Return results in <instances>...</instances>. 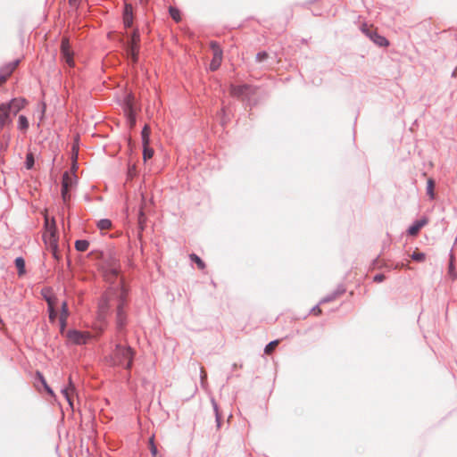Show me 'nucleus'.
<instances>
[{"label":"nucleus","instance_id":"nucleus-1","mask_svg":"<svg viewBox=\"0 0 457 457\" xmlns=\"http://www.w3.org/2000/svg\"><path fill=\"white\" fill-rule=\"evenodd\" d=\"M129 289L120 281L117 285H112L102 295L98 302V309L103 319L111 312L112 308L115 312V328L117 333L122 334L128 324V307Z\"/></svg>","mask_w":457,"mask_h":457},{"label":"nucleus","instance_id":"nucleus-2","mask_svg":"<svg viewBox=\"0 0 457 457\" xmlns=\"http://www.w3.org/2000/svg\"><path fill=\"white\" fill-rule=\"evenodd\" d=\"M135 351L129 345L116 344L110 356L112 364L130 370L133 366Z\"/></svg>","mask_w":457,"mask_h":457},{"label":"nucleus","instance_id":"nucleus-3","mask_svg":"<svg viewBox=\"0 0 457 457\" xmlns=\"http://www.w3.org/2000/svg\"><path fill=\"white\" fill-rule=\"evenodd\" d=\"M231 96L241 99L244 104L252 106L251 98L256 93V89L249 84L234 85L231 84L229 87Z\"/></svg>","mask_w":457,"mask_h":457},{"label":"nucleus","instance_id":"nucleus-4","mask_svg":"<svg viewBox=\"0 0 457 457\" xmlns=\"http://www.w3.org/2000/svg\"><path fill=\"white\" fill-rule=\"evenodd\" d=\"M65 337L68 339V344H73L76 345H83L87 344L91 336L88 332L78 330L76 328L69 329L65 333Z\"/></svg>","mask_w":457,"mask_h":457},{"label":"nucleus","instance_id":"nucleus-5","mask_svg":"<svg viewBox=\"0 0 457 457\" xmlns=\"http://www.w3.org/2000/svg\"><path fill=\"white\" fill-rule=\"evenodd\" d=\"M61 54L63 61L70 66H74L73 52L71 50L70 41L67 37H63L61 42Z\"/></svg>","mask_w":457,"mask_h":457},{"label":"nucleus","instance_id":"nucleus-6","mask_svg":"<svg viewBox=\"0 0 457 457\" xmlns=\"http://www.w3.org/2000/svg\"><path fill=\"white\" fill-rule=\"evenodd\" d=\"M26 100L24 98H12L7 103H3V107L7 109L12 118L16 116L21 109L24 108Z\"/></svg>","mask_w":457,"mask_h":457},{"label":"nucleus","instance_id":"nucleus-7","mask_svg":"<svg viewBox=\"0 0 457 457\" xmlns=\"http://www.w3.org/2000/svg\"><path fill=\"white\" fill-rule=\"evenodd\" d=\"M361 30L377 46H387L389 45V41L384 36L379 35L376 30L366 27H363Z\"/></svg>","mask_w":457,"mask_h":457},{"label":"nucleus","instance_id":"nucleus-8","mask_svg":"<svg viewBox=\"0 0 457 457\" xmlns=\"http://www.w3.org/2000/svg\"><path fill=\"white\" fill-rule=\"evenodd\" d=\"M21 60L16 59L12 62H10L0 68V83L5 82L7 79L11 76L16 67L20 64Z\"/></svg>","mask_w":457,"mask_h":457},{"label":"nucleus","instance_id":"nucleus-9","mask_svg":"<svg viewBox=\"0 0 457 457\" xmlns=\"http://www.w3.org/2000/svg\"><path fill=\"white\" fill-rule=\"evenodd\" d=\"M123 25L126 29H129L133 25V7L130 4H125L122 13Z\"/></svg>","mask_w":457,"mask_h":457},{"label":"nucleus","instance_id":"nucleus-10","mask_svg":"<svg viewBox=\"0 0 457 457\" xmlns=\"http://www.w3.org/2000/svg\"><path fill=\"white\" fill-rule=\"evenodd\" d=\"M428 223V219L426 216H423L420 220H416L413 223L407 228V234L410 236H416L420 232V230Z\"/></svg>","mask_w":457,"mask_h":457},{"label":"nucleus","instance_id":"nucleus-11","mask_svg":"<svg viewBox=\"0 0 457 457\" xmlns=\"http://www.w3.org/2000/svg\"><path fill=\"white\" fill-rule=\"evenodd\" d=\"M126 112L128 113V120L131 126L136 124V112L134 108L133 98L128 96L125 99Z\"/></svg>","mask_w":457,"mask_h":457},{"label":"nucleus","instance_id":"nucleus-12","mask_svg":"<svg viewBox=\"0 0 457 457\" xmlns=\"http://www.w3.org/2000/svg\"><path fill=\"white\" fill-rule=\"evenodd\" d=\"M49 236H50V246L53 251V255L55 259H58V242L56 237V229H55V222L53 221L52 225L49 227Z\"/></svg>","mask_w":457,"mask_h":457},{"label":"nucleus","instance_id":"nucleus-13","mask_svg":"<svg viewBox=\"0 0 457 457\" xmlns=\"http://www.w3.org/2000/svg\"><path fill=\"white\" fill-rule=\"evenodd\" d=\"M12 124V116L10 115L7 109L3 107V103L0 104V130H2L4 127L10 126Z\"/></svg>","mask_w":457,"mask_h":457},{"label":"nucleus","instance_id":"nucleus-14","mask_svg":"<svg viewBox=\"0 0 457 457\" xmlns=\"http://www.w3.org/2000/svg\"><path fill=\"white\" fill-rule=\"evenodd\" d=\"M138 45H135V43H126V53L128 58H129L134 63H136L138 60Z\"/></svg>","mask_w":457,"mask_h":457},{"label":"nucleus","instance_id":"nucleus-15","mask_svg":"<svg viewBox=\"0 0 457 457\" xmlns=\"http://www.w3.org/2000/svg\"><path fill=\"white\" fill-rule=\"evenodd\" d=\"M76 387L72 381L71 377L69 378V386L68 387L62 388V393L64 395L65 399L67 400L69 405L72 408L73 407V399L71 395L75 392Z\"/></svg>","mask_w":457,"mask_h":457},{"label":"nucleus","instance_id":"nucleus-16","mask_svg":"<svg viewBox=\"0 0 457 457\" xmlns=\"http://www.w3.org/2000/svg\"><path fill=\"white\" fill-rule=\"evenodd\" d=\"M44 298L45 300L47 302V304H48V316H49V320L54 323L56 320V317H57V312L56 310L54 309V305H53V299L51 296H46V295H44Z\"/></svg>","mask_w":457,"mask_h":457},{"label":"nucleus","instance_id":"nucleus-17","mask_svg":"<svg viewBox=\"0 0 457 457\" xmlns=\"http://www.w3.org/2000/svg\"><path fill=\"white\" fill-rule=\"evenodd\" d=\"M77 182V176L72 173L70 174L68 171H65L62 174V183L67 184V189H71Z\"/></svg>","mask_w":457,"mask_h":457},{"label":"nucleus","instance_id":"nucleus-18","mask_svg":"<svg viewBox=\"0 0 457 457\" xmlns=\"http://www.w3.org/2000/svg\"><path fill=\"white\" fill-rule=\"evenodd\" d=\"M120 266L115 265H110L106 268L105 270V276L108 278V279H116L120 276Z\"/></svg>","mask_w":457,"mask_h":457},{"label":"nucleus","instance_id":"nucleus-19","mask_svg":"<svg viewBox=\"0 0 457 457\" xmlns=\"http://www.w3.org/2000/svg\"><path fill=\"white\" fill-rule=\"evenodd\" d=\"M15 267L17 268L18 276L22 277L26 274L25 260L21 256H18L14 260Z\"/></svg>","mask_w":457,"mask_h":457},{"label":"nucleus","instance_id":"nucleus-20","mask_svg":"<svg viewBox=\"0 0 457 457\" xmlns=\"http://www.w3.org/2000/svg\"><path fill=\"white\" fill-rule=\"evenodd\" d=\"M222 57L223 56H220V52L215 53L213 54L212 59L210 62V66H209V68L212 71H215L220 68L221 62H222Z\"/></svg>","mask_w":457,"mask_h":457},{"label":"nucleus","instance_id":"nucleus-21","mask_svg":"<svg viewBox=\"0 0 457 457\" xmlns=\"http://www.w3.org/2000/svg\"><path fill=\"white\" fill-rule=\"evenodd\" d=\"M447 275L453 281L457 278V270L454 264V259L452 255L448 263Z\"/></svg>","mask_w":457,"mask_h":457},{"label":"nucleus","instance_id":"nucleus-22","mask_svg":"<svg viewBox=\"0 0 457 457\" xmlns=\"http://www.w3.org/2000/svg\"><path fill=\"white\" fill-rule=\"evenodd\" d=\"M151 129L149 125L145 124L141 131L142 145H149L150 143Z\"/></svg>","mask_w":457,"mask_h":457},{"label":"nucleus","instance_id":"nucleus-23","mask_svg":"<svg viewBox=\"0 0 457 457\" xmlns=\"http://www.w3.org/2000/svg\"><path fill=\"white\" fill-rule=\"evenodd\" d=\"M74 246L78 252H85L89 247V241L87 239H78L75 241Z\"/></svg>","mask_w":457,"mask_h":457},{"label":"nucleus","instance_id":"nucleus-24","mask_svg":"<svg viewBox=\"0 0 457 457\" xmlns=\"http://www.w3.org/2000/svg\"><path fill=\"white\" fill-rule=\"evenodd\" d=\"M25 168L27 170H32L34 168V165H35V157H34V154L33 153L31 152H29L26 155V160H25Z\"/></svg>","mask_w":457,"mask_h":457},{"label":"nucleus","instance_id":"nucleus-25","mask_svg":"<svg viewBox=\"0 0 457 457\" xmlns=\"http://www.w3.org/2000/svg\"><path fill=\"white\" fill-rule=\"evenodd\" d=\"M434 188H435V181L432 179H428L427 181L426 191H427V195L432 200L435 198Z\"/></svg>","mask_w":457,"mask_h":457},{"label":"nucleus","instance_id":"nucleus-26","mask_svg":"<svg viewBox=\"0 0 457 457\" xmlns=\"http://www.w3.org/2000/svg\"><path fill=\"white\" fill-rule=\"evenodd\" d=\"M189 259L191 262H195L200 270L205 268L204 262L196 253H190Z\"/></svg>","mask_w":457,"mask_h":457},{"label":"nucleus","instance_id":"nucleus-27","mask_svg":"<svg viewBox=\"0 0 457 457\" xmlns=\"http://www.w3.org/2000/svg\"><path fill=\"white\" fill-rule=\"evenodd\" d=\"M112 220H109V219H101L97 221V228L100 229V230H105V229H109L112 228Z\"/></svg>","mask_w":457,"mask_h":457},{"label":"nucleus","instance_id":"nucleus-28","mask_svg":"<svg viewBox=\"0 0 457 457\" xmlns=\"http://www.w3.org/2000/svg\"><path fill=\"white\" fill-rule=\"evenodd\" d=\"M154 153V149L150 147L149 145H143V158L145 162L151 159Z\"/></svg>","mask_w":457,"mask_h":457},{"label":"nucleus","instance_id":"nucleus-29","mask_svg":"<svg viewBox=\"0 0 457 457\" xmlns=\"http://www.w3.org/2000/svg\"><path fill=\"white\" fill-rule=\"evenodd\" d=\"M29 128V120L25 115H20L18 119V129L26 130Z\"/></svg>","mask_w":457,"mask_h":457},{"label":"nucleus","instance_id":"nucleus-30","mask_svg":"<svg viewBox=\"0 0 457 457\" xmlns=\"http://www.w3.org/2000/svg\"><path fill=\"white\" fill-rule=\"evenodd\" d=\"M69 190L70 189H67V184L66 183H62V189H61V195H62V199L64 203H67L70 198H71V195L69 194Z\"/></svg>","mask_w":457,"mask_h":457},{"label":"nucleus","instance_id":"nucleus-31","mask_svg":"<svg viewBox=\"0 0 457 457\" xmlns=\"http://www.w3.org/2000/svg\"><path fill=\"white\" fill-rule=\"evenodd\" d=\"M411 258L417 262H422L426 259V254L423 252L415 251L411 253Z\"/></svg>","mask_w":457,"mask_h":457},{"label":"nucleus","instance_id":"nucleus-32","mask_svg":"<svg viewBox=\"0 0 457 457\" xmlns=\"http://www.w3.org/2000/svg\"><path fill=\"white\" fill-rule=\"evenodd\" d=\"M169 13L175 21H180V12L176 7H170Z\"/></svg>","mask_w":457,"mask_h":457},{"label":"nucleus","instance_id":"nucleus-33","mask_svg":"<svg viewBox=\"0 0 457 457\" xmlns=\"http://www.w3.org/2000/svg\"><path fill=\"white\" fill-rule=\"evenodd\" d=\"M140 40V35L138 29H134L130 35V38L127 43H135V45H138Z\"/></svg>","mask_w":457,"mask_h":457},{"label":"nucleus","instance_id":"nucleus-34","mask_svg":"<svg viewBox=\"0 0 457 457\" xmlns=\"http://www.w3.org/2000/svg\"><path fill=\"white\" fill-rule=\"evenodd\" d=\"M210 47L212 50L213 54L215 53H219L220 52V56H223V51H222L220 44L217 41H211Z\"/></svg>","mask_w":457,"mask_h":457},{"label":"nucleus","instance_id":"nucleus-35","mask_svg":"<svg viewBox=\"0 0 457 457\" xmlns=\"http://www.w3.org/2000/svg\"><path fill=\"white\" fill-rule=\"evenodd\" d=\"M278 340H273V341L270 342L269 344L266 345V346L264 348V353L267 354L271 353L272 351L274 350V348L278 345Z\"/></svg>","mask_w":457,"mask_h":457},{"label":"nucleus","instance_id":"nucleus-36","mask_svg":"<svg viewBox=\"0 0 457 457\" xmlns=\"http://www.w3.org/2000/svg\"><path fill=\"white\" fill-rule=\"evenodd\" d=\"M70 315V312H69V308H68V303L67 302H62V306H61V315L60 317H64V319H67Z\"/></svg>","mask_w":457,"mask_h":457},{"label":"nucleus","instance_id":"nucleus-37","mask_svg":"<svg viewBox=\"0 0 457 457\" xmlns=\"http://www.w3.org/2000/svg\"><path fill=\"white\" fill-rule=\"evenodd\" d=\"M149 447H150V453L151 454L155 457L158 453V449L154 444V436L152 437H150L149 439Z\"/></svg>","mask_w":457,"mask_h":457},{"label":"nucleus","instance_id":"nucleus-38","mask_svg":"<svg viewBox=\"0 0 457 457\" xmlns=\"http://www.w3.org/2000/svg\"><path fill=\"white\" fill-rule=\"evenodd\" d=\"M59 323H60V333L62 335H65V333H66L65 328L67 326V319H64V317H60Z\"/></svg>","mask_w":457,"mask_h":457},{"label":"nucleus","instance_id":"nucleus-39","mask_svg":"<svg viewBox=\"0 0 457 457\" xmlns=\"http://www.w3.org/2000/svg\"><path fill=\"white\" fill-rule=\"evenodd\" d=\"M268 53L266 51H261L256 54L255 59L257 62H261L265 61L268 58Z\"/></svg>","mask_w":457,"mask_h":457},{"label":"nucleus","instance_id":"nucleus-40","mask_svg":"<svg viewBox=\"0 0 457 457\" xmlns=\"http://www.w3.org/2000/svg\"><path fill=\"white\" fill-rule=\"evenodd\" d=\"M336 298H334V296L332 295V294H328L326 296H324L320 302L319 303L320 304H322V303H329V302H332L334 301Z\"/></svg>","mask_w":457,"mask_h":457},{"label":"nucleus","instance_id":"nucleus-41","mask_svg":"<svg viewBox=\"0 0 457 457\" xmlns=\"http://www.w3.org/2000/svg\"><path fill=\"white\" fill-rule=\"evenodd\" d=\"M379 262H380L379 256H378L376 259L373 260L372 266L374 268H379V269L382 268V267L388 268L386 263H384L383 265H380Z\"/></svg>","mask_w":457,"mask_h":457},{"label":"nucleus","instance_id":"nucleus-42","mask_svg":"<svg viewBox=\"0 0 457 457\" xmlns=\"http://www.w3.org/2000/svg\"><path fill=\"white\" fill-rule=\"evenodd\" d=\"M386 278V276L383 273L376 274L373 278V281L377 283H380L384 281Z\"/></svg>","mask_w":457,"mask_h":457},{"label":"nucleus","instance_id":"nucleus-43","mask_svg":"<svg viewBox=\"0 0 457 457\" xmlns=\"http://www.w3.org/2000/svg\"><path fill=\"white\" fill-rule=\"evenodd\" d=\"M211 403H212L215 416H217V414H220V411H219L218 403H216V401L213 397L211 399Z\"/></svg>","mask_w":457,"mask_h":457},{"label":"nucleus","instance_id":"nucleus-44","mask_svg":"<svg viewBox=\"0 0 457 457\" xmlns=\"http://www.w3.org/2000/svg\"><path fill=\"white\" fill-rule=\"evenodd\" d=\"M37 377L38 378V380L41 382V384L43 385L44 387L46 386V385H48L46 383L45 377L43 376V374L41 372L37 371Z\"/></svg>","mask_w":457,"mask_h":457},{"label":"nucleus","instance_id":"nucleus-45","mask_svg":"<svg viewBox=\"0 0 457 457\" xmlns=\"http://www.w3.org/2000/svg\"><path fill=\"white\" fill-rule=\"evenodd\" d=\"M37 377L38 378V380L41 382V384L43 385L44 387L46 386V385H48L46 383L45 377L43 376V374L41 372L37 371Z\"/></svg>","mask_w":457,"mask_h":457},{"label":"nucleus","instance_id":"nucleus-46","mask_svg":"<svg viewBox=\"0 0 457 457\" xmlns=\"http://www.w3.org/2000/svg\"><path fill=\"white\" fill-rule=\"evenodd\" d=\"M345 287L344 285L340 284L337 287V288L335 289V291L337 293V295L340 296L341 295H343L345 292Z\"/></svg>","mask_w":457,"mask_h":457},{"label":"nucleus","instance_id":"nucleus-47","mask_svg":"<svg viewBox=\"0 0 457 457\" xmlns=\"http://www.w3.org/2000/svg\"><path fill=\"white\" fill-rule=\"evenodd\" d=\"M311 312L314 315H320L321 313V309L320 308V303L313 306L311 310Z\"/></svg>","mask_w":457,"mask_h":457},{"label":"nucleus","instance_id":"nucleus-48","mask_svg":"<svg viewBox=\"0 0 457 457\" xmlns=\"http://www.w3.org/2000/svg\"><path fill=\"white\" fill-rule=\"evenodd\" d=\"M40 106H41V116H40V120H43L44 116H45V112H46V104L45 102H41L40 103Z\"/></svg>","mask_w":457,"mask_h":457},{"label":"nucleus","instance_id":"nucleus-49","mask_svg":"<svg viewBox=\"0 0 457 457\" xmlns=\"http://www.w3.org/2000/svg\"><path fill=\"white\" fill-rule=\"evenodd\" d=\"M3 137L6 139V142L4 144L1 145V149L2 150H6L7 147H8V141L10 139V136L9 135H7V136L4 135Z\"/></svg>","mask_w":457,"mask_h":457},{"label":"nucleus","instance_id":"nucleus-50","mask_svg":"<svg viewBox=\"0 0 457 457\" xmlns=\"http://www.w3.org/2000/svg\"><path fill=\"white\" fill-rule=\"evenodd\" d=\"M221 415L220 414H217V416H215V421H216V424H217V428H220V426H221Z\"/></svg>","mask_w":457,"mask_h":457},{"label":"nucleus","instance_id":"nucleus-51","mask_svg":"<svg viewBox=\"0 0 457 457\" xmlns=\"http://www.w3.org/2000/svg\"><path fill=\"white\" fill-rule=\"evenodd\" d=\"M44 388L49 395L54 396V393L53 389L48 385H46V386Z\"/></svg>","mask_w":457,"mask_h":457},{"label":"nucleus","instance_id":"nucleus-52","mask_svg":"<svg viewBox=\"0 0 457 457\" xmlns=\"http://www.w3.org/2000/svg\"><path fill=\"white\" fill-rule=\"evenodd\" d=\"M77 169H78V164H77V162H76V160H75V161H74V162H73V164H72V166H71V170H72V172H73L74 174H75V172H76Z\"/></svg>","mask_w":457,"mask_h":457},{"label":"nucleus","instance_id":"nucleus-53","mask_svg":"<svg viewBox=\"0 0 457 457\" xmlns=\"http://www.w3.org/2000/svg\"><path fill=\"white\" fill-rule=\"evenodd\" d=\"M206 378V374L204 372V370H201V382L204 384V379Z\"/></svg>","mask_w":457,"mask_h":457},{"label":"nucleus","instance_id":"nucleus-54","mask_svg":"<svg viewBox=\"0 0 457 457\" xmlns=\"http://www.w3.org/2000/svg\"><path fill=\"white\" fill-rule=\"evenodd\" d=\"M71 5H75L80 2V0H69Z\"/></svg>","mask_w":457,"mask_h":457},{"label":"nucleus","instance_id":"nucleus-55","mask_svg":"<svg viewBox=\"0 0 457 457\" xmlns=\"http://www.w3.org/2000/svg\"><path fill=\"white\" fill-rule=\"evenodd\" d=\"M72 151L75 153V154L77 155L78 154V145H73L72 146Z\"/></svg>","mask_w":457,"mask_h":457},{"label":"nucleus","instance_id":"nucleus-56","mask_svg":"<svg viewBox=\"0 0 457 457\" xmlns=\"http://www.w3.org/2000/svg\"><path fill=\"white\" fill-rule=\"evenodd\" d=\"M331 294L334 296V298H337L339 296L335 290L333 292H331Z\"/></svg>","mask_w":457,"mask_h":457},{"label":"nucleus","instance_id":"nucleus-57","mask_svg":"<svg viewBox=\"0 0 457 457\" xmlns=\"http://www.w3.org/2000/svg\"><path fill=\"white\" fill-rule=\"evenodd\" d=\"M398 267H400V264H399V263H397V264L395 265V268L396 269V268H398Z\"/></svg>","mask_w":457,"mask_h":457},{"label":"nucleus","instance_id":"nucleus-58","mask_svg":"<svg viewBox=\"0 0 457 457\" xmlns=\"http://www.w3.org/2000/svg\"><path fill=\"white\" fill-rule=\"evenodd\" d=\"M46 227H48V226H49V225H48V221H47V220H46Z\"/></svg>","mask_w":457,"mask_h":457}]
</instances>
